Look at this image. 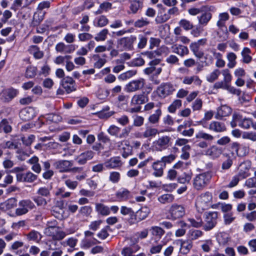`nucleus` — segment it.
<instances>
[{"instance_id": "nucleus-35", "label": "nucleus", "mask_w": 256, "mask_h": 256, "mask_svg": "<svg viewBox=\"0 0 256 256\" xmlns=\"http://www.w3.org/2000/svg\"><path fill=\"white\" fill-rule=\"evenodd\" d=\"M150 212L149 208L147 206H143L136 212L138 222H140L146 218Z\"/></svg>"}, {"instance_id": "nucleus-34", "label": "nucleus", "mask_w": 256, "mask_h": 256, "mask_svg": "<svg viewBox=\"0 0 256 256\" xmlns=\"http://www.w3.org/2000/svg\"><path fill=\"white\" fill-rule=\"evenodd\" d=\"M190 48L195 56L198 58H202L204 56V52L200 47L198 46V44L192 42L190 46Z\"/></svg>"}, {"instance_id": "nucleus-26", "label": "nucleus", "mask_w": 256, "mask_h": 256, "mask_svg": "<svg viewBox=\"0 0 256 256\" xmlns=\"http://www.w3.org/2000/svg\"><path fill=\"white\" fill-rule=\"evenodd\" d=\"M204 235V232L198 229H190L186 234V238L192 242L198 240Z\"/></svg>"}, {"instance_id": "nucleus-64", "label": "nucleus", "mask_w": 256, "mask_h": 256, "mask_svg": "<svg viewBox=\"0 0 256 256\" xmlns=\"http://www.w3.org/2000/svg\"><path fill=\"white\" fill-rule=\"evenodd\" d=\"M32 200L38 206H45L48 204L46 199L39 195L34 196Z\"/></svg>"}, {"instance_id": "nucleus-24", "label": "nucleus", "mask_w": 256, "mask_h": 256, "mask_svg": "<svg viewBox=\"0 0 256 256\" xmlns=\"http://www.w3.org/2000/svg\"><path fill=\"white\" fill-rule=\"evenodd\" d=\"M116 198L120 202L126 201L132 197V193L126 188H121L116 194Z\"/></svg>"}, {"instance_id": "nucleus-12", "label": "nucleus", "mask_w": 256, "mask_h": 256, "mask_svg": "<svg viewBox=\"0 0 256 256\" xmlns=\"http://www.w3.org/2000/svg\"><path fill=\"white\" fill-rule=\"evenodd\" d=\"M60 85L68 94L76 90L75 81L72 77L68 76L62 78L60 81Z\"/></svg>"}, {"instance_id": "nucleus-62", "label": "nucleus", "mask_w": 256, "mask_h": 256, "mask_svg": "<svg viewBox=\"0 0 256 256\" xmlns=\"http://www.w3.org/2000/svg\"><path fill=\"white\" fill-rule=\"evenodd\" d=\"M120 180V174L118 172H112L110 173L109 180L113 184H116Z\"/></svg>"}, {"instance_id": "nucleus-48", "label": "nucleus", "mask_w": 256, "mask_h": 256, "mask_svg": "<svg viewBox=\"0 0 256 256\" xmlns=\"http://www.w3.org/2000/svg\"><path fill=\"white\" fill-rule=\"evenodd\" d=\"M250 52L251 50L249 48L245 47L243 48L241 54L242 56V62L244 63L248 64L252 61V58L250 56Z\"/></svg>"}, {"instance_id": "nucleus-20", "label": "nucleus", "mask_w": 256, "mask_h": 256, "mask_svg": "<svg viewBox=\"0 0 256 256\" xmlns=\"http://www.w3.org/2000/svg\"><path fill=\"white\" fill-rule=\"evenodd\" d=\"M17 206V200L15 198H11L3 202L0 203V210L6 211L13 209Z\"/></svg>"}, {"instance_id": "nucleus-51", "label": "nucleus", "mask_w": 256, "mask_h": 256, "mask_svg": "<svg viewBox=\"0 0 256 256\" xmlns=\"http://www.w3.org/2000/svg\"><path fill=\"white\" fill-rule=\"evenodd\" d=\"M221 72L219 70L214 69L212 72L206 76V80L210 82H213L218 78Z\"/></svg>"}, {"instance_id": "nucleus-18", "label": "nucleus", "mask_w": 256, "mask_h": 256, "mask_svg": "<svg viewBox=\"0 0 256 256\" xmlns=\"http://www.w3.org/2000/svg\"><path fill=\"white\" fill-rule=\"evenodd\" d=\"M152 168L154 170L152 175L156 177H161L164 174V170L165 168V164L160 160L154 162Z\"/></svg>"}, {"instance_id": "nucleus-17", "label": "nucleus", "mask_w": 256, "mask_h": 256, "mask_svg": "<svg viewBox=\"0 0 256 256\" xmlns=\"http://www.w3.org/2000/svg\"><path fill=\"white\" fill-rule=\"evenodd\" d=\"M20 116L24 121H29L36 116L34 110L31 107L26 108L20 111Z\"/></svg>"}, {"instance_id": "nucleus-33", "label": "nucleus", "mask_w": 256, "mask_h": 256, "mask_svg": "<svg viewBox=\"0 0 256 256\" xmlns=\"http://www.w3.org/2000/svg\"><path fill=\"white\" fill-rule=\"evenodd\" d=\"M193 246L192 242L187 238L186 240H181L180 250L183 254H187L192 248Z\"/></svg>"}, {"instance_id": "nucleus-31", "label": "nucleus", "mask_w": 256, "mask_h": 256, "mask_svg": "<svg viewBox=\"0 0 256 256\" xmlns=\"http://www.w3.org/2000/svg\"><path fill=\"white\" fill-rule=\"evenodd\" d=\"M160 60L155 58L150 61L148 64V66L144 70V74H152L155 68L160 65Z\"/></svg>"}, {"instance_id": "nucleus-39", "label": "nucleus", "mask_w": 256, "mask_h": 256, "mask_svg": "<svg viewBox=\"0 0 256 256\" xmlns=\"http://www.w3.org/2000/svg\"><path fill=\"white\" fill-rule=\"evenodd\" d=\"M196 138L199 140H204V141L210 142L214 140V137L203 130H200L196 134Z\"/></svg>"}, {"instance_id": "nucleus-32", "label": "nucleus", "mask_w": 256, "mask_h": 256, "mask_svg": "<svg viewBox=\"0 0 256 256\" xmlns=\"http://www.w3.org/2000/svg\"><path fill=\"white\" fill-rule=\"evenodd\" d=\"M148 99L144 94H136L132 96L131 100L132 105H140L148 102Z\"/></svg>"}, {"instance_id": "nucleus-49", "label": "nucleus", "mask_w": 256, "mask_h": 256, "mask_svg": "<svg viewBox=\"0 0 256 256\" xmlns=\"http://www.w3.org/2000/svg\"><path fill=\"white\" fill-rule=\"evenodd\" d=\"M216 239L220 245H226L230 240V237L226 232H220L217 236Z\"/></svg>"}, {"instance_id": "nucleus-56", "label": "nucleus", "mask_w": 256, "mask_h": 256, "mask_svg": "<svg viewBox=\"0 0 256 256\" xmlns=\"http://www.w3.org/2000/svg\"><path fill=\"white\" fill-rule=\"evenodd\" d=\"M227 58L228 60V66L229 68H233L236 63V54L232 52H229L227 54Z\"/></svg>"}, {"instance_id": "nucleus-16", "label": "nucleus", "mask_w": 256, "mask_h": 256, "mask_svg": "<svg viewBox=\"0 0 256 256\" xmlns=\"http://www.w3.org/2000/svg\"><path fill=\"white\" fill-rule=\"evenodd\" d=\"M232 112V109L227 105H222L217 108L215 118L222 120V118L229 116Z\"/></svg>"}, {"instance_id": "nucleus-61", "label": "nucleus", "mask_w": 256, "mask_h": 256, "mask_svg": "<svg viewBox=\"0 0 256 256\" xmlns=\"http://www.w3.org/2000/svg\"><path fill=\"white\" fill-rule=\"evenodd\" d=\"M109 110L110 107L108 106H105L103 108L102 110L98 114L99 117L102 118H107L115 114L114 111H110L107 112H105L106 111H108Z\"/></svg>"}, {"instance_id": "nucleus-45", "label": "nucleus", "mask_w": 256, "mask_h": 256, "mask_svg": "<svg viewBox=\"0 0 256 256\" xmlns=\"http://www.w3.org/2000/svg\"><path fill=\"white\" fill-rule=\"evenodd\" d=\"M92 208L89 206H85L80 207V209L78 210V216H80L84 217H88L89 216L92 212Z\"/></svg>"}, {"instance_id": "nucleus-55", "label": "nucleus", "mask_w": 256, "mask_h": 256, "mask_svg": "<svg viewBox=\"0 0 256 256\" xmlns=\"http://www.w3.org/2000/svg\"><path fill=\"white\" fill-rule=\"evenodd\" d=\"M108 34V30L106 28H104L97 34L96 36L94 37V40L96 42L104 41L106 40Z\"/></svg>"}, {"instance_id": "nucleus-1", "label": "nucleus", "mask_w": 256, "mask_h": 256, "mask_svg": "<svg viewBox=\"0 0 256 256\" xmlns=\"http://www.w3.org/2000/svg\"><path fill=\"white\" fill-rule=\"evenodd\" d=\"M212 196L210 192L201 194L196 199V206L198 212L202 213L204 210L208 209L212 204Z\"/></svg>"}, {"instance_id": "nucleus-27", "label": "nucleus", "mask_w": 256, "mask_h": 256, "mask_svg": "<svg viewBox=\"0 0 256 256\" xmlns=\"http://www.w3.org/2000/svg\"><path fill=\"white\" fill-rule=\"evenodd\" d=\"M222 153V148L214 146H211L206 152V154L213 159L218 158Z\"/></svg>"}, {"instance_id": "nucleus-9", "label": "nucleus", "mask_w": 256, "mask_h": 256, "mask_svg": "<svg viewBox=\"0 0 256 256\" xmlns=\"http://www.w3.org/2000/svg\"><path fill=\"white\" fill-rule=\"evenodd\" d=\"M175 90L174 86L168 82L162 84L157 88V93L159 96L164 98L172 94Z\"/></svg>"}, {"instance_id": "nucleus-58", "label": "nucleus", "mask_w": 256, "mask_h": 256, "mask_svg": "<svg viewBox=\"0 0 256 256\" xmlns=\"http://www.w3.org/2000/svg\"><path fill=\"white\" fill-rule=\"evenodd\" d=\"M40 238V234L35 230H32L27 234V238L28 240L38 242Z\"/></svg>"}, {"instance_id": "nucleus-52", "label": "nucleus", "mask_w": 256, "mask_h": 256, "mask_svg": "<svg viewBox=\"0 0 256 256\" xmlns=\"http://www.w3.org/2000/svg\"><path fill=\"white\" fill-rule=\"evenodd\" d=\"M226 160L223 162L222 164V170H228L230 169L233 164V158L230 154H226Z\"/></svg>"}, {"instance_id": "nucleus-36", "label": "nucleus", "mask_w": 256, "mask_h": 256, "mask_svg": "<svg viewBox=\"0 0 256 256\" xmlns=\"http://www.w3.org/2000/svg\"><path fill=\"white\" fill-rule=\"evenodd\" d=\"M18 91L16 89L10 88L7 90L4 94L3 100L5 102H9L16 96Z\"/></svg>"}, {"instance_id": "nucleus-8", "label": "nucleus", "mask_w": 256, "mask_h": 256, "mask_svg": "<svg viewBox=\"0 0 256 256\" xmlns=\"http://www.w3.org/2000/svg\"><path fill=\"white\" fill-rule=\"evenodd\" d=\"M171 138L168 136H163L154 142L153 148L156 151H162L166 149L170 146Z\"/></svg>"}, {"instance_id": "nucleus-10", "label": "nucleus", "mask_w": 256, "mask_h": 256, "mask_svg": "<svg viewBox=\"0 0 256 256\" xmlns=\"http://www.w3.org/2000/svg\"><path fill=\"white\" fill-rule=\"evenodd\" d=\"M252 166V162L250 160H246L242 162L239 165L238 175L241 179H244L250 174V170Z\"/></svg>"}, {"instance_id": "nucleus-38", "label": "nucleus", "mask_w": 256, "mask_h": 256, "mask_svg": "<svg viewBox=\"0 0 256 256\" xmlns=\"http://www.w3.org/2000/svg\"><path fill=\"white\" fill-rule=\"evenodd\" d=\"M212 14L210 12H206L203 13L200 16H198V22L200 24L206 26L208 22L210 20Z\"/></svg>"}, {"instance_id": "nucleus-29", "label": "nucleus", "mask_w": 256, "mask_h": 256, "mask_svg": "<svg viewBox=\"0 0 256 256\" xmlns=\"http://www.w3.org/2000/svg\"><path fill=\"white\" fill-rule=\"evenodd\" d=\"M192 82L198 86H200L202 84V80L197 76L194 75L191 76H185L183 80L182 83L186 84H191Z\"/></svg>"}, {"instance_id": "nucleus-21", "label": "nucleus", "mask_w": 256, "mask_h": 256, "mask_svg": "<svg viewBox=\"0 0 256 256\" xmlns=\"http://www.w3.org/2000/svg\"><path fill=\"white\" fill-rule=\"evenodd\" d=\"M208 128L216 132H222L226 130V126L224 122L218 121H212L209 124Z\"/></svg>"}, {"instance_id": "nucleus-25", "label": "nucleus", "mask_w": 256, "mask_h": 256, "mask_svg": "<svg viewBox=\"0 0 256 256\" xmlns=\"http://www.w3.org/2000/svg\"><path fill=\"white\" fill-rule=\"evenodd\" d=\"M130 6V10L133 14H136L138 10H141L143 8L142 0H129Z\"/></svg>"}, {"instance_id": "nucleus-11", "label": "nucleus", "mask_w": 256, "mask_h": 256, "mask_svg": "<svg viewBox=\"0 0 256 256\" xmlns=\"http://www.w3.org/2000/svg\"><path fill=\"white\" fill-rule=\"evenodd\" d=\"M145 84V80L142 78L133 80L129 82L126 87L128 92H134L141 90Z\"/></svg>"}, {"instance_id": "nucleus-40", "label": "nucleus", "mask_w": 256, "mask_h": 256, "mask_svg": "<svg viewBox=\"0 0 256 256\" xmlns=\"http://www.w3.org/2000/svg\"><path fill=\"white\" fill-rule=\"evenodd\" d=\"M99 243H100V242L94 238H93L92 239L84 238L81 242V247L83 248L86 249L90 248L96 244Z\"/></svg>"}, {"instance_id": "nucleus-3", "label": "nucleus", "mask_w": 256, "mask_h": 256, "mask_svg": "<svg viewBox=\"0 0 256 256\" xmlns=\"http://www.w3.org/2000/svg\"><path fill=\"white\" fill-rule=\"evenodd\" d=\"M185 213V208L182 205L174 204L170 208L166 218L174 220L183 217Z\"/></svg>"}, {"instance_id": "nucleus-5", "label": "nucleus", "mask_w": 256, "mask_h": 256, "mask_svg": "<svg viewBox=\"0 0 256 256\" xmlns=\"http://www.w3.org/2000/svg\"><path fill=\"white\" fill-rule=\"evenodd\" d=\"M228 150L230 152L231 157L244 156L248 154V150L245 146L238 142L230 143L228 146Z\"/></svg>"}, {"instance_id": "nucleus-59", "label": "nucleus", "mask_w": 256, "mask_h": 256, "mask_svg": "<svg viewBox=\"0 0 256 256\" xmlns=\"http://www.w3.org/2000/svg\"><path fill=\"white\" fill-rule=\"evenodd\" d=\"M37 68L36 67L30 66L26 71L25 76L28 78H32L36 75Z\"/></svg>"}, {"instance_id": "nucleus-7", "label": "nucleus", "mask_w": 256, "mask_h": 256, "mask_svg": "<svg viewBox=\"0 0 256 256\" xmlns=\"http://www.w3.org/2000/svg\"><path fill=\"white\" fill-rule=\"evenodd\" d=\"M19 208H16V214L17 216H22L27 214L30 210L36 208L33 202L29 200H22L18 202Z\"/></svg>"}, {"instance_id": "nucleus-2", "label": "nucleus", "mask_w": 256, "mask_h": 256, "mask_svg": "<svg viewBox=\"0 0 256 256\" xmlns=\"http://www.w3.org/2000/svg\"><path fill=\"white\" fill-rule=\"evenodd\" d=\"M218 212H206L204 214V225L202 228L205 231H210L213 229L217 224Z\"/></svg>"}, {"instance_id": "nucleus-19", "label": "nucleus", "mask_w": 256, "mask_h": 256, "mask_svg": "<svg viewBox=\"0 0 256 256\" xmlns=\"http://www.w3.org/2000/svg\"><path fill=\"white\" fill-rule=\"evenodd\" d=\"M94 155V153L92 150H87L80 154L76 160L79 164L82 165L86 164L88 160L92 159Z\"/></svg>"}, {"instance_id": "nucleus-6", "label": "nucleus", "mask_w": 256, "mask_h": 256, "mask_svg": "<svg viewBox=\"0 0 256 256\" xmlns=\"http://www.w3.org/2000/svg\"><path fill=\"white\" fill-rule=\"evenodd\" d=\"M136 40V37L133 35L120 38L118 40L117 47L122 50H132L134 49L133 44Z\"/></svg>"}, {"instance_id": "nucleus-22", "label": "nucleus", "mask_w": 256, "mask_h": 256, "mask_svg": "<svg viewBox=\"0 0 256 256\" xmlns=\"http://www.w3.org/2000/svg\"><path fill=\"white\" fill-rule=\"evenodd\" d=\"M106 167L108 169L116 168L120 167L122 163L119 156H116L110 158L104 163Z\"/></svg>"}, {"instance_id": "nucleus-47", "label": "nucleus", "mask_w": 256, "mask_h": 256, "mask_svg": "<svg viewBox=\"0 0 256 256\" xmlns=\"http://www.w3.org/2000/svg\"><path fill=\"white\" fill-rule=\"evenodd\" d=\"M158 133V130L156 128L152 127H147L145 131L142 134V136L144 138H150L154 137Z\"/></svg>"}, {"instance_id": "nucleus-57", "label": "nucleus", "mask_w": 256, "mask_h": 256, "mask_svg": "<svg viewBox=\"0 0 256 256\" xmlns=\"http://www.w3.org/2000/svg\"><path fill=\"white\" fill-rule=\"evenodd\" d=\"M192 176V172H184L178 178V182L183 184L188 183L191 180Z\"/></svg>"}, {"instance_id": "nucleus-28", "label": "nucleus", "mask_w": 256, "mask_h": 256, "mask_svg": "<svg viewBox=\"0 0 256 256\" xmlns=\"http://www.w3.org/2000/svg\"><path fill=\"white\" fill-rule=\"evenodd\" d=\"M140 247L138 245H133L130 246L124 247L122 250V254L123 256H134V253L138 252Z\"/></svg>"}, {"instance_id": "nucleus-60", "label": "nucleus", "mask_w": 256, "mask_h": 256, "mask_svg": "<svg viewBox=\"0 0 256 256\" xmlns=\"http://www.w3.org/2000/svg\"><path fill=\"white\" fill-rule=\"evenodd\" d=\"M182 100H176L168 106V110L170 112L174 113L176 112V109L180 108L182 106Z\"/></svg>"}, {"instance_id": "nucleus-30", "label": "nucleus", "mask_w": 256, "mask_h": 256, "mask_svg": "<svg viewBox=\"0 0 256 256\" xmlns=\"http://www.w3.org/2000/svg\"><path fill=\"white\" fill-rule=\"evenodd\" d=\"M172 52L183 57L188 54L189 50L186 46L179 44L175 45L172 47Z\"/></svg>"}, {"instance_id": "nucleus-42", "label": "nucleus", "mask_w": 256, "mask_h": 256, "mask_svg": "<svg viewBox=\"0 0 256 256\" xmlns=\"http://www.w3.org/2000/svg\"><path fill=\"white\" fill-rule=\"evenodd\" d=\"M174 196L170 194H166L160 196L158 200L162 204H166L173 202Z\"/></svg>"}, {"instance_id": "nucleus-4", "label": "nucleus", "mask_w": 256, "mask_h": 256, "mask_svg": "<svg viewBox=\"0 0 256 256\" xmlns=\"http://www.w3.org/2000/svg\"><path fill=\"white\" fill-rule=\"evenodd\" d=\"M211 175L208 172L199 174L194 179V186L197 190H202L210 182Z\"/></svg>"}, {"instance_id": "nucleus-41", "label": "nucleus", "mask_w": 256, "mask_h": 256, "mask_svg": "<svg viewBox=\"0 0 256 256\" xmlns=\"http://www.w3.org/2000/svg\"><path fill=\"white\" fill-rule=\"evenodd\" d=\"M230 18L229 14L228 12L220 13L218 15V20L216 22V26L219 28H223L225 26L226 22Z\"/></svg>"}, {"instance_id": "nucleus-63", "label": "nucleus", "mask_w": 256, "mask_h": 256, "mask_svg": "<svg viewBox=\"0 0 256 256\" xmlns=\"http://www.w3.org/2000/svg\"><path fill=\"white\" fill-rule=\"evenodd\" d=\"M139 42L138 44V48L140 49H142L145 47L148 41L147 36L144 34H140L138 36Z\"/></svg>"}, {"instance_id": "nucleus-14", "label": "nucleus", "mask_w": 256, "mask_h": 256, "mask_svg": "<svg viewBox=\"0 0 256 256\" xmlns=\"http://www.w3.org/2000/svg\"><path fill=\"white\" fill-rule=\"evenodd\" d=\"M38 175L29 170L18 175V182L32 183L38 179Z\"/></svg>"}, {"instance_id": "nucleus-44", "label": "nucleus", "mask_w": 256, "mask_h": 256, "mask_svg": "<svg viewBox=\"0 0 256 256\" xmlns=\"http://www.w3.org/2000/svg\"><path fill=\"white\" fill-rule=\"evenodd\" d=\"M162 114L160 108L157 109L154 114L148 117V122L152 124H156L158 122L160 116Z\"/></svg>"}, {"instance_id": "nucleus-13", "label": "nucleus", "mask_w": 256, "mask_h": 256, "mask_svg": "<svg viewBox=\"0 0 256 256\" xmlns=\"http://www.w3.org/2000/svg\"><path fill=\"white\" fill-rule=\"evenodd\" d=\"M54 166L60 172H70V168L72 166L73 164L72 161L60 160L56 161Z\"/></svg>"}, {"instance_id": "nucleus-23", "label": "nucleus", "mask_w": 256, "mask_h": 256, "mask_svg": "<svg viewBox=\"0 0 256 256\" xmlns=\"http://www.w3.org/2000/svg\"><path fill=\"white\" fill-rule=\"evenodd\" d=\"M27 163L32 165L31 170L37 174L40 173L42 171V167L39 163V158L36 156H33L30 158Z\"/></svg>"}, {"instance_id": "nucleus-15", "label": "nucleus", "mask_w": 256, "mask_h": 256, "mask_svg": "<svg viewBox=\"0 0 256 256\" xmlns=\"http://www.w3.org/2000/svg\"><path fill=\"white\" fill-rule=\"evenodd\" d=\"M56 50L58 52L71 54L76 50L74 44H65L62 42L57 44L55 47Z\"/></svg>"}, {"instance_id": "nucleus-53", "label": "nucleus", "mask_w": 256, "mask_h": 256, "mask_svg": "<svg viewBox=\"0 0 256 256\" xmlns=\"http://www.w3.org/2000/svg\"><path fill=\"white\" fill-rule=\"evenodd\" d=\"M30 50L33 52L34 56L36 59H40L44 56L43 52L40 50V48L37 46H30Z\"/></svg>"}, {"instance_id": "nucleus-43", "label": "nucleus", "mask_w": 256, "mask_h": 256, "mask_svg": "<svg viewBox=\"0 0 256 256\" xmlns=\"http://www.w3.org/2000/svg\"><path fill=\"white\" fill-rule=\"evenodd\" d=\"M12 128L10 125L9 121L7 119H3L0 122V132H2L6 134L12 132Z\"/></svg>"}, {"instance_id": "nucleus-46", "label": "nucleus", "mask_w": 256, "mask_h": 256, "mask_svg": "<svg viewBox=\"0 0 256 256\" xmlns=\"http://www.w3.org/2000/svg\"><path fill=\"white\" fill-rule=\"evenodd\" d=\"M44 14L41 12H35L31 22V26L34 27L38 26L44 20Z\"/></svg>"}, {"instance_id": "nucleus-50", "label": "nucleus", "mask_w": 256, "mask_h": 256, "mask_svg": "<svg viewBox=\"0 0 256 256\" xmlns=\"http://www.w3.org/2000/svg\"><path fill=\"white\" fill-rule=\"evenodd\" d=\"M136 70H129L119 75L118 76V78L121 80H125L135 76L136 74Z\"/></svg>"}, {"instance_id": "nucleus-37", "label": "nucleus", "mask_w": 256, "mask_h": 256, "mask_svg": "<svg viewBox=\"0 0 256 256\" xmlns=\"http://www.w3.org/2000/svg\"><path fill=\"white\" fill-rule=\"evenodd\" d=\"M96 210L102 216H108L110 214L109 208L100 203L96 204Z\"/></svg>"}, {"instance_id": "nucleus-54", "label": "nucleus", "mask_w": 256, "mask_h": 256, "mask_svg": "<svg viewBox=\"0 0 256 256\" xmlns=\"http://www.w3.org/2000/svg\"><path fill=\"white\" fill-rule=\"evenodd\" d=\"M126 64L131 67L140 66L144 64V60L142 58L139 57L132 60Z\"/></svg>"}]
</instances>
